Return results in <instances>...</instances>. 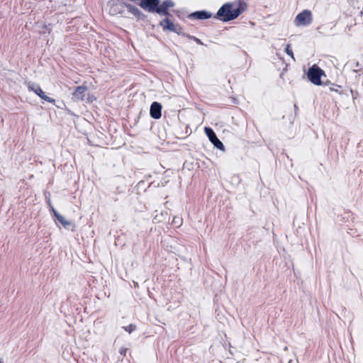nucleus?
I'll return each mask as SVG.
<instances>
[{"instance_id":"10","label":"nucleus","mask_w":363,"mask_h":363,"mask_svg":"<svg viewBox=\"0 0 363 363\" xmlns=\"http://www.w3.org/2000/svg\"><path fill=\"white\" fill-rule=\"evenodd\" d=\"M86 91V88L84 86H78L76 90L74 91L73 95L74 97H76L78 99H83V94H84Z\"/></svg>"},{"instance_id":"13","label":"nucleus","mask_w":363,"mask_h":363,"mask_svg":"<svg viewBox=\"0 0 363 363\" xmlns=\"http://www.w3.org/2000/svg\"><path fill=\"white\" fill-rule=\"evenodd\" d=\"M86 101L89 103H93L96 101V97L93 94H89Z\"/></svg>"},{"instance_id":"7","label":"nucleus","mask_w":363,"mask_h":363,"mask_svg":"<svg viewBox=\"0 0 363 363\" xmlns=\"http://www.w3.org/2000/svg\"><path fill=\"white\" fill-rule=\"evenodd\" d=\"M162 106L157 102H153L150 106V116L155 119H159L161 117Z\"/></svg>"},{"instance_id":"5","label":"nucleus","mask_w":363,"mask_h":363,"mask_svg":"<svg viewBox=\"0 0 363 363\" xmlns=\"http://www.w3.org/2000/svg\"><path fill=\"white\" fill-rule=\"evenodd\" d=\"M204 131L209 138L210 141L218 149L224 150L223 143L218 139L215 133L211 128L206 127Z\"/></svg>"},{"instance_id":"4","label":"nucleus","mask_w":363,"mask_h":363,"mask_svg":"<svg viewBox=\"0 0 363 363\" xmlns=\"http://www.w3.org/2000/svg\"><path fill=\"white\" fill-rule=\"evenodd\" d=\"M28 88L30 91H33L35 94H36L39 97H40L42 99L47 101L50 103H54L55 100L49 96H48L44 91L41 89V88L33 83L29 82L28 84Z\"/></svg>"},{"instance_id":"3","label":"nucleus","mask_w":363,"mask_h":363,"mask_svg":"<svg viewBox=\"0 0 363 363\" xmlns=\"http://www.w3.org/2000/svg\"><path fill=\"white\" fill-rule=\"evenodd\" d=\"M312 19L311 12L308 10H304L296 16L294 24L296 26H307L311 23Z\"/></svg>"},{"instance_id":"12","label":"nucleus","mask_w":363,"mask_h":363,"mask_svg":"<svg viewBox=\"0 0 363 363\" xmlns=\"http://www.w3.org/2000/svg\"><path fill=\"white\" fill-rule=\"evenodd\" d=\"M155 11H156L157 13H158L160 14L164 15L167 13V9H165L164 6H163L162 4L157 6L155 8Z\"/></svg>"},{"instance_id":"15","label":"nucleus","mask_w":363,"mask_h":363,"mask_svg":"<svg viewBox=\"0 0 363 363\" xmlns=\"http://www.w3.org/2000/svg\"><path fill=\"white\" fill-rule=\"evenodd\" d=\"M123 328H124V330H125V331H127L128 333H132V331H133V330H135V326H133V325H128V326H127V327H123Z\"/></svg>"},{"instance_id":"16","label":"nucleus","mask_w":363,"mask_h":363,"mask_svg":"<svg viewBox=\"0 0 363 363\" xmlns=\"http://www.w3.org/2000/svg\"><path fill=\"white\" fill-rule=\"evenodd\" d=\"M286 51L287 52L288 55H291L292 57H293V52L292 51L290 50L289 48V45H287L286 48Z\"/></svg>"},{"instance_id":"1","label":"nucleus","mask_w":363,"mask_h":363,"mask_svg":"<svg viewBox=\"0 0 363 363\" xmlns=\"http://www.w3.org/2000/svg\"><path fill=\"white\" fill-rule=\"evenodd\" d=\"M238 4L239 6L233 4H225L218 10L217 15L225 21L233 20L242 12L240 8H242L243 4L240 2H238Z\"/></svg>"},{"instance_id":"14","label":"nucleus","mask_w":363,"mask_h":363,"mask_svg":"<svg viewBox=\"0 0 363 363\" xmlns=\"http://www.w3.org/2000/svg\"><path fill=\"white\" fill-rule=\"evenodd\" d=\"M163 6H164L165 9L167 10L169 7H172L174 6V4L171 1H165L162 4Z\"/></svg>"},{"instance_id":"17","label":"nucleus","mask_w":363,"mask_h":363,"mask_svg":"<svg viewBox=\"0 0 363 363\" xmlns=\"http://www.w3.org/2000/svg\"><path fill=\"white\" fill-rule=\"evenodd\" d=\"M0 363H2V362L0 361Z\"/></svg>"},{"instance_id":"8","label":"nucleus","mask_w":363,"mask_h":363,"mask_svg":"<svg viewBox=\"0 0 363 363\" xmlns=\"http://www.w3.org/2000/svg\"><path fill=\"white\" fill-rule=\"evenodd\" d=\"M52 211L55 216L58 220V221L60 222L63 226L66 227L71 224L70 221L66 220L62 216L59 214L53 208H52Z\"/></svg>"},{"instance_id":"2","label":"nucleus","mask_w":363,"mask_h":363,"mask_svg":"<svg viewBox=\"0 0 363 363\" xmlns=\"http://www.w3.org/2000/svg\"><path fill=\"white\" fill-rule=\"evenodd\" d=\"M322 76H325L324 72L315 65L308 69V77L309 80L315 85L322 84Z\"/></svg>"},{"instance_id":"11","label":"nucleus","mask_w":363,"mask_h":363,"mask_svg":"<svg viewBox=\"0 0 363 363\" xmlns=\"http://www.w3.org/2000/svg\"><path fill=\"white\" fill-rule=\"evenodd\" d=\"M191 16H193L197 19H206L209 18L211 15L205 11H198L192 13Z\"/></svg>"},{"instance_id":"6","label":"nucleus","mask_w":363,"mask_h":363,"mask_svg":"<svg viewBox=\"0 0 363 363\" xmlns=\"http://www.w3.org/2000/svg\"><path fill=\"white\" fill-rule=\"evenodd\" d=\"M159 4V0H142L140 6L150 12L155 11Z\"/></svg>"},{"instance_id":"9","label":"nucleus","mask_w":363,"mask_h":363,"mask_svg":"<svg viewBox=\"0 0 363 363\" xmlns=\"http://www.w3.org/2000/svg\"><path fill=\"white\" fill-rule=\"evenodd\" d=\"M160 25L162 26L164 30H168L170 31L175 30L174 25L169 19H164L160 23Z\"/></svg>"}]
</instances>
